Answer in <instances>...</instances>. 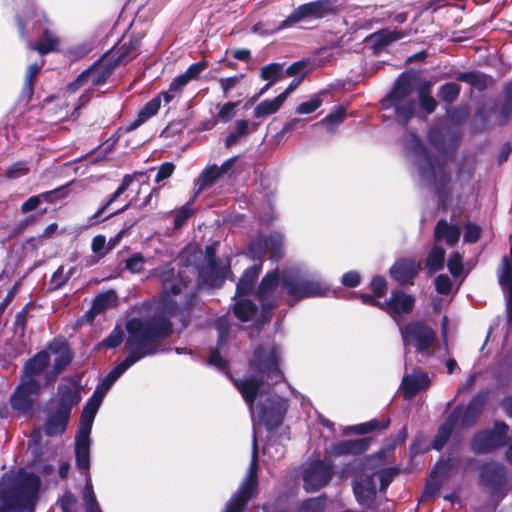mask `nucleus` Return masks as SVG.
<instances>
[{
	"label": "nucleus",
	"mask_w": 512,
	"mask_h": 512,
	"mask_svg": "<svg viewBox=\"0 0 512 512\" xmlns=\"http://www.w3.org/2000/svg\"><path fill=\"white\" fill-rule=\"evenodd\" d=\"M125 329L128 334L125 342L128 355L113 368L120 376L139 360L161 351L162 341L173 333V323L164 314L147 319L132 317L126 321Z\"/></svg>",
	"instance_id": "obj_1"
},
{
	"label": "nucleus",
	"mask_w": 512,
	"mask_h": 512,
	"mask_svg": "<svg viewBox=\"0 0 512 512\" xmlns=\"http://www.w3.org/2000/svg\"><path fill=\"white\" fill-rule=\"evenodd\" d=\"M125 329L128 334L125 342L128 355L113 368L120 376L139 360L161 351L162 341L173 333V323L164 314L147 319L132 317L126 321Z\"/></svg>",
	"instance_id": "obj_2"
},
{
	"label": "nucleus",
	"mask_w": 512,
	"mask_h": 512,
	"mask_svg": "<svg viewBox=\"0 0 512 512\" xmlns=\"http://www.w3.org/2000/svg\"><path fill=\"white\" fill-rule=\"evenodd\" d=\"M125 329L128 334L125 342L128 355L113 368L120 376L139 360L161 351L162 341L173 333V323L164 314L147 319L132 317L126 321Z\"/></svg>",
	"instance_id": "obj_3"
},
{
	"label": "nucleus",
	"mask_w": 512,
	"mask_h": 512,
	"mask_svg": "<svg viewBox=\"0 0 512 512\" xmlns=\"http://www.w3.org/2000/svg\"><path fill=\"white\" fill-rule=\"evenodd\" d=\"M125 329L128 334L125 342L128 355L113 368L120 376L139 360L161 351L162 341L173 333V323L164 314L147 319L132 317L126 321Z\"/></svg>",
	"instance_id": "obj_4"
},
{
	"label": "nucleus",
	"mask_w": 512,
	"mask_h": 512,
	"mask_svg": "<svg viewBox=\"0 0 512 512\" xmlns=\"http://www.w3.org/2000/svg\"><path fill=\"white\" fill-rule=\"evenodd\" d=\"M81 387L76 381L60 383L57 392L46 407L43 431L46 436L55 437L65 433L74 407L81 402Z\"/></svg>",
	"instance_id": "obj_5"
},
{
	"label": "nucleus",
	"mask_w": 512,
	"mask_h": 512,
	"mask_svg": "<svg viewBox=\"0 0 512 512\" xmlns=\"http://www.w3.org/2000/svg\"><path fill=\"white\" fill-rule=\"evenodd\" d=\"M40 477L34 473H25L7 491L1 493L0 512H34Z\"/></svg>",
	"instance_id": "obj_6"
},
{
	"label": "nucleus",
	"mask_w": 512,
	"mask_h": 512,
	"mask_svg": "<svg viewBox=\"0 0 512 512\" xmlns=\"http://www.w3.org/2000/svg\"><path fill=\"white\" fill-rule=\"evenodd\" d=\"M415 74L401 73L395 80L392 89L380 101L383 109L393 108L399 123L406 125L414 116L416 101L409 96L413 93Z\"/></svg>",
	"instance_id": "obj_7"
},
{
	"label": "nucleus",
	"mask_w": 512,
	"mask_h": 512,
	"mask_svg": "<svg viewBox=\"0 0 512 512\" xmlns=\"http://www.w3.org/2000/svg\"><path fill=\"white\" fill-rule=\"evenodd\" d=\"M259 456L256 436L253 438V450L248 472L225 506L224 512H244L250 500L259 493L258 481Z\"/></svg>",
	"instance_id": "obj_8"
},
{
	"label": "nucleus",
	"mask_w": 512,
	"mask_h": 512,
	"mask_svg": "<svg viewBox=\"0 0 512 512\" xmlns=\"http://www.w3.org/2000/svg\"><path fill=\"white\" fill-rule=\"evenodd\" d=\"M281 287L291 298V306L306 298L326 297L330 294V287L323 281L314 278H303L298 274L284 272Z\"/></svg>",
	"instance_id": "obj_9"
},
{
	"label": "nucleus",
	"mask_w": 512,
	"mask_h": 512,
	"mask_svg": "<svg viewBox=\"0 0 512 512\" xmlns=\"http://www.w3.org/2000/svg\"><path fill=\"white\" fill-rule=\"evenodd\" d=\"M281 280L279 270L275 269L261 279L255 290L263 322H269L272 319L273 311L281 305V298L277 293L278 287L281 286Z\"/></svg>",
	"instance_id": "obj_10"
},
{
	"label": "nucleus",
	"mask_w": 512,
	"mask_h": 512,
	"mask_svg": "<svg viewBox=\"0 0 512 512\" xmlns=\"http://www.w3.org/2000/svg\"><path fill=\"white\" fill-rule=\"evenodd\" d=\"M280 351L277 346L267 350L263 346H258L253 351L252 358L249 361L250 367L262 376L278 384L284 380V374L279 367Z\"/></svg>",
	"instance_id": "obj_11"
},
{
	"label": "nucleus",
	"mask_w": 512,
	"mask_h": 512,
	"mask_svg": "<svg viewBox=\"0 0 512 512\" xmlns=\"http://www.w3.org/2000/svg\"><path fill=\"white\" fill-rule=\"evenodd\" d=\"M509 426L495 421L493 428L478 431L471 439V449L476 454H490L508 444Z\"/></svg>",
	"instance_id": "obj_12"
},
{
	"label": "nucleus",
	"mask_w": 512,
	"mask_h": 512,
	"mask_svg": "<svg viewBox=\"0 0 512 512\" xmlns=\"http://www.w3.org/2000/svg\"><path fill=\"white\" fill-rule=\"evenodd\" d=\"M115 69L116 68L109 61V56L104 54L90 67L82 71L74 81L70 82L66 87V91L68 93H74L88 83L93 87L104 85L112 76Z\"/></svg>",
	"instance_id": "obj_13"
},
{
	"label": "nucleus",
	"mask_w": 512,
	"mask_h": 512,
	"mask_svg": "<svg viewBox=\"0 0 512 512\" xmlns=\"http://www.w3.org/2000/svg\"><path fill=\"white\" fill-rule=\"evenodd\" d=\"M288 407L286 399L278 395L268 396L256 405L259 421L267 431L273 432L283 424Z\"/></svg>",
	"instance_id": "obj_14"
},
{
	"label": "nucleus",
	"mask_w": 512,
	"mask_h": 512,
	"mask_svg": "<svg viewBox=\"0 0 512 512\" xmlns=\"http://www.w3.org/2000/svg\"><path fill=\"white\" fill-rule=\"evenodd\" d=\"M400 334L404 346H413L418 353L427 351L437 339L435 331L424 321H412L400 326Z\"/></svg>",
	"instance_id": "obj_15"
},
{
	"label": "nucleus",
	"mask_w": 512,
	"mask_h": 512,
	"mask_svg": "<svg viewBox=\"0 0 512 512\" xmlns=\"http://www.w3.org/2000/svg\"><path fill=\"white\" fill-rule=\"evenodd\" d=\"M195 269L190 266L180 268L177 272L174 268L161 270L159 279L162 284L163 294L166 296H177L187 290L192 283Z\"/></svg>",
	"instance_id": "obj_16"
},
{
	"label": "nucleus",
	"mask_w": 512,
	"mask_h": 512,
	"mask_svg": "<svg viewBox=\"0 0 512 512\" xmlns=\"http://www.w3.org/2000/svg\"><path fill=\"white\" fill-rule=\"evenodd\" d=\"M425 165L419 166L421 176L435 184L436 192L451 191V173L444 162L424 153Z\"/></svg>",
	"instance_id": "obj_17"
},
{
	"label": "nucleus",
	"mask_w": 512,
	"mask_h": 512,
	"mask_svg": "<svg viewBox=\"0 0 512 512\" xmlns=\"http://www.w3.org/2000/svg\"><path fill=\"white\" fill-rule=\"evenodd\" d=\"M333 476V465L330 460H314L303 474L304 488L315 492L329 484Z\"/></svg>",
	"instance_id": "obj_18"
},
{
	"label": "nucleus",
	"mask_w": 512,
	"mask_h": 512,
	"mask_svg": "<svg viewBox=\"0 0 512 512\" xmlns=\"http://www.w3.org/2000/svg\"><path fill=\"white\" fill-rule=\"evenodd\" d=\"M334 12L331 0H316L298 6L280 25L279 29L292 26L305 18H323Z\"/></svg>",
	"instance_id": "obj_19"
},
{
	"label": "nucleus",
	"mask_w": 512,
	"mask_h": 512,
	"mask_svg": "<svg viewBox=\"0 0 512 512\" xmlns=\"http://www.w3.org/2000/svg\"><path fill=\"white\" fill-rule=\"evenodd\" d=\"M40 389L41 386L38 380L21 377V383L15 388L9 399L12 409L22 413L32 411L34 397L38 396Z\"/></svg>",
	"instance_id": "obj_20"
},
{
	"label": "nucleus",
	"mask_w": 512,
	"mask_h": 512,
	"mask_svg": "<svg viewBox=\"0 0 512 512\" xmlns=\"http://www.w3.org/2000/svg\"><path fill=\"white\" fill-rule=\"evenodd\" d=\"M479 480L483 486L489 488L493 494H496L507 485V469L500 462L493 460L485 461L479 466Z\"/></svg>",
	"instance_id": "obj_21"
},
{
	"label": "nucleus",
	"mask_w": 512,
	"mask_h": 512,
	"mask_svg": "<svg viewBox=\"0 0 512 512\" xmlns=\"http://www.w3.org/2000/svg\"><path fill=\"white\" fill-rule=\"evenodd\" d=\"M144 35L141 33H133L129 36L127 41L114 46V48L107 52L109 61L117 68L121 64L135 59L142 46Z\"/></svg>",
	"instance_id": "obj_22"
},
{
	"label": "nucleus",
	"mask_w": 512,
	"mask_h": 512,
	"mask_svg": "<svg viewBox=\"0 0 512 512\" xmlns=\"http://www.w3.org/2000/svg\"><path fill=\"white\" fill-rule=\"evenodd\" d=\"M415 297L402 290H393L390 297L384 301L383 311L386 312L394 321L402 315L410 314L415 306Z\"/></svg>",
	"instance_id": "obj_23"
},
{
	"label": "nucleus",
	"mask_w": 512,
	"mask_h": 512,
	"mask_svg": "<svg viewBox=\"0 0 512 512\" xmlns=\"http://www.w3.org/2000/svg\"><path fill=\"white\" fill-rule=\"evenodd\" d=\"M421 270V262L414 258L396 260L389 269V274L399 285H413Z\"/></svg>",
	"instance_id": "obj_24"
},
{
	"label": "nucleus",
	"mask_w": 512,
	"mask_h": 512,
	"mask_svg": "<svg viewBox=\"0 0 512 512\" xmlns=\"http://www.w3.org/2000/svg\"><path fill=\"white\" fill-rule=\"evenodd\" d=\"M489 397V389H481L472 397L465 409L461 407L460 426L463 429L473 427L484 411Z\"/></svg>",
	"instance_id": "obj_25"
},
{
	"label": "nucleus",
	"mask_w": 512,
	"mask_h": 512,
	"mask_svg": "<svg viewBox=\"0 0 512 512\" xmlns=\"http://www.w3.org/2000/svg\"><path fill=\"white\" fill-rule=\"evenodd\" d=\"M370 445V438H357L342 440L332 444L324 451V458L330 460L347 455H360L364 453Z\"/></svg>",
	"instance_id": "obj_26"
},
{
	"label": "nucleus",
	"mask_w": 512,
	"mask_h": 512,
	"mask_svg": "<svg viewBox=\"0 0 512 512\" xmlns=\"http://www.w3.org/2000/svg\"><path fill=\"white\" fill-rule=\"evenodd\" d=\"M353 492L357 502L366 508H372L377 497L376 481L373 475L363 474L355 480Z\"/></svg>",
	"instance_id": "obj_27"
},
{
	"label": "nucleus",
	"mask_w": 512,
	"mask_h": 512,
	"mask_svg": "<svg viewBox=\"0 0 512 512\" xmlns=\"http://www.w3.org/2000/svg\"><path fill=\"white\" fill-rule=\"evenodd\" d=\"M430 386V379L426 372L414 369L411 374L404 375L401 383L405 400L414 398L420 391Z\"/></svg>",
	"instance_id": "obj_28"
},
{
	"label": "nucleus",
	"mask_w": 512,
	"mask_h": 512,
	"mask_svg": "<svg viewBox=\"0 0 512 512\" xmlns=\"http://www.w3.org/2000/svg\"><path fill=\"white\" fill-rule=\"evenodd\" d=\"M233 384L243 397L250 411L253 412L255 401L261 395V388L264 384L263 380L251 376L245 379H234Z\"/></svg>",
	"instance_id": "obj_29"
},
{
	"label": "nucleus",
	"mask_w": 512,
	"mask_h": 512,
	"mask_svg": "<svg viewBox=\"0 0 512 512\" xmlns=\"http://www.w3.org/2000/svg\"><path fill=\"white\" fill-rule=\"evenodd\" d=\"M461 405L456 406L448 415L446 420L440 425L432 441L433 449L440 451L449 441L452 432L459 421Z\"/></svg>",
	"instance_id": "obj_30"
},
{
	"label": "nucleus",
	"mask_w": 512,
	"mask_h": 512,
	"mask_svg": "<svg viewBox=\"0 0 512 512\" xmlns=\"http://www.w3.org/2000/svg\"><path fill=\"white\" fill-rule=\"evenodd\" d=\"M262 270V263L258 262L244 270L236 285L235 297H246L255 294V284Z\"/></svg>",
	"instance_id": "obj_31"
},
{
	"label": "nucleus",
	"mask_w": 512,
	"mask_h": 512,
	"mask_svg": "<svg viewBox=\"0 0 512 512\" xmlns=\"http://www.w3.org/2000/svg\"><path fill=\"white\" fill-rule=\"evenodd\" d=\"M228 270L229 266L219 267V264L212 266L207 265L206 268L199 271L196 291L203 285L212 288L221 287L225 281L226 272Z\"/></svg>",
	"instance_id": "obj_32"
},
{
	"label": "nucleus",
	"mask_w": 512,
	"mask_h": 512,
	"mask_svg": "<svg viewBox=\"0 0 512 512\" xmlns=\"http://www.w3.org/2000/svg\"><path fill=\"white\" fill-rule=\"evenodd\" d=\"M75 458L78 471L84 475H90V437H75Z\"/></svg>",
	"instance_id": "obj_33"
},
{
	"label": "nucleus",
	"mask_w": 512,
	"mask_h": 512,
	"mask_svg": "<svg viewBox=\"0 0 512 512\" xmlns=\"http://www.w3.org/2000/svg\"><path fill=\"white\" fill-rule=\"evenodd\" d=\"M50 362V356L46 350L37 352L29 358L23 368L22 378L37 380L42 372L47 368Z\"/></svg>",
	"instance_id": "obj_34"
},
{
	"label": "nucleus",
	"mask_w": 512,
	"mask_h": 512,
	"mask_svg": "<svg viewBox=\"0 0 512 512\" xmlns=\"http://www.w3.org/2000/svg\"><path fill=\"white\" fill-rule=\"evenodd\" d=\"M406 36L402 30L388 28L380 29L369 36V41L372 43L374 52L378 53L391 43L398 41Z\"/></svg>",
	"instance_id": "obj_35"
},
{
	"label": "nucleus",
	"mask_w": 512,
	"mask_h": 512,
	"mask_svg": "<svg viewBox=\"0 0 512 512\" xmlns=\"http://www.w3.org/2000/svg\"><path fill=\"white\" fill-rule=\"evenodd\" d=\"M444 77H453L456 81L467 83L479 92L487 89L490 79V76L475 71H456L452 75H445Z\"/></svg>",
	"instance_id": "obj_36"
},
{
	"label": "nucleus",
	"mask_w": 512,
	"mask_h": 512,
	"mask_svg": "<svg viewBox=\"0 0 512 512\" xmlns=\"http://www.w3.org/2000/svg\"><path fill=\"white\" fill-rule=\"evenodd\" d=\"M48 350L53 354H59L53 364V372L56 376L71 363L72 355L66 344L62 341H52L48 345Z\"/></svg>",
	"instance_id": "obj_37"
},
{
	"label": "nucleus",
	"mask_w": 512,
	"mask_h": 512,
	"mask_svg": "<svg viewBox=\"0 0 512 512\" xmlns=\"http://www.w3.org/2000/svg\"><path fill=\"white\" fill-rule=\"evenodd\" d=\"M123 193L117 188L110 196L107 201L92 215L89 217L90 225H95L105 220H108L120 213L127 211L132 206V200L125 204L122 208L110 213L109 215L100 218L101 215L115 202Z\"/></svg>",
	"instance_id": "obj_38"
},
{
	"label": "nucleus",
	"mask_w": 512,
	"mask_h": 512,
	"mask_svg": "<svg viewBox=\"0 0 512 512\" xmlns=\"http://www.w3.org/2000/svg\"><path fill=\"white\" fill-rule=\"evenodd\" d=\"M461 230L457 225H449L445 219H440L434 229L436 241L446 240V243L453 246L459 241Z\"/></svg>",
	"instance_id": "obj_39"
},
{
	"label": "nucleus",
	"mask_w": 512,
	"mask_h": 512,
	"mask_svg": "<svg viewBox=\"0 0 512 512\" xmlns=\"http://www.w3.org/2000/svg\"><path fill=\"white\" fill-rule=\"evenodd\" d=\"M59 45L60 39L57 35L49 28H45L42 36L31 47L40 55H47L58 51Z\"/></svg>",
	"instance_id": "obj_40"
},
{
	"label": "nucleus",
	"mask_w": 512,
	"mask_h": 512,
	"mask_svg": "<svg viewBox=\"0 0 512 512\" xmlns=\"http://www.w3.org/2000/svg\"><path fill=\"white\" fill-rule=\"evenodd\" d=\"M233 304L234 315L242 322L250 321L258 311L257 305L245 297H237Z\"/></svg>",
	"instance_id": "obj_41"
},
{
	"label": "nucleus",
	"mask_w": 512,
	"mask_h": 512,
	"mask_svg": "<svg viewBox=\"0 0 512 512\" xmlns=\"http://www.w3.org/2000/svg\"><path fill=\"white\" fill-rule=\"evenodd\" d=\"M445 255L446 252L442 246L437 244L433 245L425 259V266L428 269L429 275H432L444 268Z\"/></svg>",
	"instance_id": "obj_42"
},
{
	"label": "nucleus",
	"mask_w": 512,
	"mask_h": 512,
	"mask_svg": "<svg viewBox=\"0 0 512 512\" xmlns=\"http://www.w3.org/2000/svg\"><path fill=\"white\" fill-rule=\"evenodd\" d=\"M391 420L390 417H383L381 420L376 418L357 425H353L348 427L351 433L356 435H365L371 433L376 430H385L390 426Z\"/></svg>",
	"instance_id": "obj_43"
},
{
	"label": "nucleus",
	"mask_w": 512,
	"mask_h": 512,
	"mask_svg": "<svg viewBox=\"0 0 512 512\" xmlns=\"http://www.w3.org/2000/svg\"><path fill=\"white\" fill-rule=\"evenodd\" d=\"M391 420L390 417H383L381 420L376 418L357 425H353L348 427L351 433L356 435H365L371 433L376 430H385L390 426Z\"/></svg>",
	"instance_id": "obj_44"
},
{
	"label": "nucleus",
	"mask_w": 512,
	"mask_h": 512,
	"mask_svg": "<svg viewBox=\"0 0 512 512\" xmlns=\"http://www.w3.org/2000/svg\"><path fill=\"white\" fill-rule=\"evenodd\" d=\"M40 70L41 66L37 63L31 64L27 68L21 90V98L25 99L27 102L31 100L34 94V82Z\"/></svg>",
	"instance_id": "obj_45"
},
{
	"label": "nucleus",
	"mask_w": 512,
	"mask_h": 512,
	"mask_svg": "<svg viewBox=\"0 0 512 512\" xmlns=\"http://www.w3.org/2000/svg\"><path fill=\"white\" fill-rule=\"evenodd\" d=\"M284 99L280 95L272 100H263L254 108V116L257 118L265 117L276 113L284 104Z\"/></svg>",
	"instance_id": "obj_46"
},
{
	"label": "nucleus",
	"mask_w": 512,
	"mask_h": 512,
	"mask_svg": "<svg viewBox=\"0 0 512 512\" xmlns=\"http://www.w3.org/2000/svg\"><path fill=\"white\" fill-rule=\"evenodd\" d=\"M214 328L217 331L216 346L223 348L229 340L231 333V324L226 316L217 318L214 322Z\"/></svg>",
	"instance_id": "obj_47"
},
{
	"label": "nucleus",
	"mask_w": 512,
	"mask_h": 512,
	"mask_svg": "<svg viewBox=\"0 0 512 512\" xmlns=\"http://www.w3.org/2000/svg\"><path fill=\"white\" fill-rule=\"evenodd\" d=\"M460 92L461 86L459 84L448 82L440 86L437 96L442 102L452 104L458 99Z\"/></svg>",
	"instance_id": "obj_48"
},
{
	"label": "nucleus",
	"mask_w": 512,
	"mask_h": 512,
	"mask_svg": "<svg viewBox=\"0 0 512 512\" xmlns=\"http://www.w3.org/2000/svg\"><path fill=\"white\" fill-rule=\"evenodd\" d=\"M284 64L273 62L260 69V78L265 81L277 82L284 76Z\"/></svg>",
	"instance_id": "obj_49"
},
{
	"label": "nucleus",
	"mask_w": 512,
	"mask_h": 512,
	"mask_svg": "<svg viewBox=\"0 0 512 512\" xmlns=\"http://www.w3.org/2000/svg\"><path fill=\"white\" fill-rule=\"evenodd\" d=\"M267 238V249L270 258L279 261L283 257V237L277 232L270 233Z\"/></svg>",
	"instance_id": "obj_50"
},
{
	"label": "nucleus",
	"mask_w": 512,
	"mask_h": 512,
	"mask_svg": "<svg viewBox=\"0 0 512 512\" xmlns=\"http://www.w3.org/2000/svg\"><path fill=\"white\" fill-rule=\"evenodd\" d=\"M460 463L458 457H447V459L441 460L436 463L431 473L432 477H449L451 471Z\"/></svg>",
	"instance_id": "obj_51"
},
{
	"label": "nucleus",
	"mask_w": 512,
	"mask_h": 512,
	"mask_svg": "<svg viewBox=\"0 0 512 512\" xmlns=\"http://www.w3.org/2000/svg\"><path fill=\"white\" fill-rule=\"evenodd\" d=\"M95 416L96 413L83 408L80 415L79 427L76 432L77 436L90 437Z\"/></svg>",
	"instance_id": "obj_52"
},
{
	"label": "nucleus",
	"mask_w": 512,
	"mask_h": 512,
	"mask_svg": "<svg viewBox=\"0 0 512 512\" xmlns=\"http://www.w3.org/2000/svg\"><path fill=\"white\" fill-rule=\"evenodd\" d=\"M267 238L265 236H259L252 240L249 244L248 252L251 254L253 259H258L262 263V257L267 253Z\"/></svg>",
	"instance_id": "obj_53"
},
{
	"label": "nucleus",
	"mask_w": 512,
	"mask_h": 512,
	"mask_svg": "<svg viewBox=\"0 0 512 512\" xmlns=\"http://www.w3.org/2000/svg\"><path fill=\"white\" fill-rule=\"evenodd\" d=\"M221 176L216 164L207 166L200 175L201 188L211 187Z\"/></svg>",
	"instance_id": "obj_54"
},
{
	"label": "nucleus",
	"mask_w": 512,
	"mask_h": 512,
	"mask_svg": "<svg viewBox=\"0 0 512 512\" xmlns=\"http://www.w3.org/2000/svg\"><path fill=\"white\" fill-rule=\"evenodd\" d=\"M161 107V94H157L148 101L138 112L145 121L157 114Z\"/></svg>",
	"instance_id": "obj_55"
},
{
	"label": "nucleus",
	"mask_w": 512,
	"mask_h": 512,
	"mask_svg": "<svg viewBox=\"0 0 512 512\" xmlns=\"http://www.w3.org/2000/svg\"><path fill=\"white\" fill-rule=\"evenodd\" d=\"M498 278L501 286L512 284V256L502 258Z\"/></svg>",
	"instance_id": "obj_56"
},
{
	"label": "nucleus",
	"mask_w": 512,
	"mask_h": 512,
	"mask_svg": "<svg viewBox=\"0 0 512 512\" xmlns=\"http://www.w3.org/2000/svg\"><path fill=\"white\" fill-rule=\"evenodd\" d=\"M30 169L26 161H17L12 163L5 171V177L7 179H18L29 173Z\"/></svg>",
	"instance_id": "obj_57"
},
{
	"label": "nucleus",
	"mask_w": 512,
	"mask_h": 512,
	"mask_svg": "<svg viewBox=\"0 0 512 512\" xmlns=\"http://www.w3.org/2000/svg\"><path fill=\"white\" fill-rule=\"evenodd\" d=\"M115 297H116V294L113 290L98 294L93 300L92 309L96 313L103 311L104 309H106L109 306L110 302Z\"/></svg>",
	"instance_id": "obj_58"
},
{
	"label": "nucleus",
	"mask_w": 512,
	"mask_h": 512,
	"mask_svg": "<svg viewBox=\"0 0 512 512\" xmlns=\"http://www.w3.org/2000/svg\"><path fill=\"white\" fill-rule=\"evenodd\" d=\"M447 267L451 275L459 277L463 272V255L459 252H453L447 262Z\"/></svg>",
	"instance_id": "obj_59"
},
{
	"label": "nucleus",
	"mask_w": 512,
	"mask_h": 512,
	"mask_svg": "<svg viewBox=\"0 0 512 512\" xmlns=\"http://www.w3.org/2000/svg\"><path fill=\"white\" fill-rule=\"evenodd\" d=\"M399 474V469L397 467H387L380 471L379 480H380V492H385L394 478Z\"/></svg>",
	"instance_id": "obj_60"
},
{
	"label": "nucleus",
	"mask_w": 512,
	"mask_h": 512,
	"mask_svg": "<svg viewBox=\"0 0 512 512\" xmlns=\"http://www.w3.org/2000/svg\"><path fill=\"white\" fill-rule=\"evenodd\" d=\"M221 349L222 348L218 346H215L214 348L211 349L207 360V364L215 366L219 370L223 371L228 369L229 362L221 356Z\"/></svg>",
	"instance_id": "obj_61"
},
{
	"label": "nucleus",
	"mask_w": 512,
	"mask_h": 512,
	"mask_svg": "<svg viewBox=\"0 0 512 512\" xmlns=\"http://www.w3.org/2000/svg\"><path fill=\"white\" fill-rule=\"evenodd\" d=\"M369 288L377 298H381L387 293V281L381 275H375L372 277Z\"/></svg>",
	"instance_id": "obj_62"
},
{
	"label": "nucleus",
	"mask_w": 512,
	"mask_h": 512,
	"mask_svg": "<svg viewBox=\"0 0 512 512\" xmlns=\"http://www.w3.org/2000/svg\"><path fill=\"white\" fill-rule=\"evenodd\" d=\"M481 233L482 229L478 224L468 222L464 227L463 240L466 243H476L479 241Z\"/></svg>",
	"instance_id": "obj_63"
},
{
	"label": "nucleus",
	"mask_w": 512,
	"mask_h": 512,
	"mask_svg": "<svg viewBox=\"0 0 512 512\" xmlns=\"http://www.w3.org/2000/svg\"><path fill=\"white\" fill-rule=\"evenodd\" d=\"M299 512H325V503L320 498H310L305 500Z\"/></svg>",
	"instance_id": "obj_64"
}]
</instances>
